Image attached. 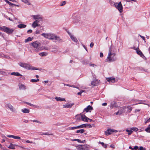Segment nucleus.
I'll list each match as a JSON object with an SVG mask.
<instances>
[{
	"mask_svg": "<svg viewBox=\"0 0 150 150\" xmlns=\"http://www.w3.org/2000/svg\"><path fill=\"white\" fill-rule=\"evenodd\" d=\"M53 38L54 40H57L59 42H63L62 39L59 36L54 35Z\"/></svg>",
	"mask_w": 150,
	"mask_h": 150,
	"instance_id": "obj_10",
	"label": "nucleus"
},
{
	"mask_svg": "<svg viewBox=\"0 0 150 150\" xmlns=\"http://www.w3.org/2000/svg\"><path fill=\"white\" fill-rule=\"evenodd\" d=\"M26 104L28 105H29L30 106H34V105H33V104L29 103H28V102H26Z\"/></svg>",
	"mask_w": 150,
	"mask_h": 150,
	"instance_id": "obj_56",
	"label": "nucleus"
},
{
	"mask_svg": "<svg viewBox=\"0 0 150 150\" xmlns=\"http://www.w3.org/2000/svg\"><path fill=\"white\" fill-rule=\"evenodd\" d=\"M47 54V53L45 52H42L39 54V55L42 57H43L46 56Z\"/></svg>",
	"mask_w": 150,
	"mask_h": 150,
	"instance_id": "obj_33",
	"label": "nucleus"
},
{
	"mask_svg": "<svg viewBox=\"0 0 150 150\" xmlns=\"http://www.w3.org/2000/svg\"><path fill=\"white\" fill-rule=\"evenodd\" d=\"M25 142L26 143H30V144H35V142H33L32 141H30L29 140H26Z\"/></svg>",
	"mask_w": 150,
	"mask_h": 150,
	"instance_id": "obj_47",
	"label": "nucleus"
},
{
	"mask_svg": "<svg viewBox=\"0 0 150 150\" xmlns=\"http://www.w3.org/2000/svg\"><path fill=\"white\" fill-rule=\"evenodd\" d=\"M43 134L47 135H53V134H49L48 132H43Z\"/></svg>",
	"mask_w": 150,
	"mask_h": 150,
	"instance_id": "obj_45",
	"label": "nucleus"
},
{
	"mask_svg": "<svg viewBox=\"0 0 150 150\" xmlns=\"http://www.w3.org/2000/svg\"><path fill=\"white\" fill-rule=\"evenodd\" d=\"M0 74L5 76L7 75V73L6 72L3 71H2L1 70V71H0Z\"/></svg>",
	"mask_w": 150,
	"mask_h": 150,
	"instance_id": "obj_36",
	"label": "nucleus"
},
{
	"mask_svg": "<svg viewBox=\"0 0 150 150\" xmlns=\"http://www.w3.org/2000/svg\"><path fill=\"white\" fill-rule=\"evenodd\" d=\"M130 129L135 132H137L138 130V129L136 127H132L130 128Z\"/></svg>",
	"mask_w": 150,
	"mask_h": 150,
	"instance_id": "obj_43",
	"label": "nucleus"
},
{
	"mask_svg": "<svg viewBox=\"0 0 150 150\" xmlns=\"http://www.w3.org/2000/svg\"><path fill=\"white\" fill-rule=\"evenodd\" d=\"M110 147L112 148H113V149H114L115 148V146L113 144H111L110 145Z\"/></svg>",
	"mask_w": 150,
	"mask_h": 150,
	"instance_id": "obj_63",
	"label": "nucleus"
},
{
	"mask_svg": "<svg viewBox=\"0 0 150 150\" xmlns=\"http://www.w3.org/2000/svg\"><path fill=\"white\" fill-rule=\"evenodd\" d=\"M133 148H134V149L135 150H137L138 149V147L137 146H134V147Z\"/></svg>",
	"mask_w": 150,
	"mask_h": 150,
	"instance_id": "obj_60",
	"label": "nucleus"
},
{
	"mask_svg": "<svg viewBox=\"0 0 150 150\" xmlns=\"http://www.w3.org/2000/svg\"><path fill=\"white\" fill-rule=\"evenodd\" d=\"M150 122V118L148 120H147L145 122V123H146L147 122Z\"/></svg>",
	"mask_w": 150,
	"mask_h": 150,
	"instance_id": "obj_64",
	"label": "nucleus"
},
{
	"mask_svg": "<svg viewBox=\"0 0 150 150\" xmlns=\"http://www.w3.org/2000/svg\"><path fill=\"white\" fill-rule=\"evenodd\" d=\"M35 21L36 23H38L40 22V21H41L42 20H39V19H36L35 20Z\"/></svg>",
	"mask_w": 150,
	"mask_h": 150,
	"instance_id": "obj_55",
	"label": "nucleus"
},
{
	"mask_svg": "<svg viewBox=\"0 0 150 150\" xmlns=\"http://www.w3.org/2000/svg\"><path fill=\"white\" fill-rule=\"evenodd\" d=\"M94 45V44L93 42H91L90 44V47H92Z\"/></svg>",
	"mask_w": 150,
	"mask_h": 150,
	"instance_id": "obj_59",
	"label": "nucleus"
},
{
	"mask_svg": "<svg viewBox=\"0 0 150 150\" xmlns=\"http://www.w3.org/2000/svg\"><path fill=\"white\" fill-rule=\"evenodd\" d=\"M25 4H27L28 5H30V3L29 1L28 0H21Z\"/></svg>",
	"mask_w": 150,
	"mask_h": 150,
	"instance_id": "obj_30",
	"label": "nucleus"
},
{
	"mask_svg": "<svg viewBox=\"0 0 150 150\" xmlns=\"http://www.w3.org/2000/svg\"><path fill=\"white\" fill-rule=\"evenodd\" d=\"M73 22L74 23H79V24H81L82 23L80 16L79 15H76L74 14L73 15Z\"/></svg>",
	"mask_w": 150,
	"mask_h": 150,
	"instance_id": "obj_4",
	"label": "nucleus"
},
{
	"mask_svg": "<svg viewBox=\"0 0 150 150\" xmlns=\"http://www.w3.org/2000/svg\"><path fill=\"white\" fill-rule=\"evenodd\" d=\"M136 52L137 54L140 55L141 57H144V55L141 51L139 50H137Z\"/></svg>",
	"mask_w": 150,
	"mask_h": 150,
	"instance_id": "obj_27",
	"label": "nucleus"
},
{
	"mask_svg": "<svg viewBox=\"0 0 150 150\" xmlns=\"http://www.w3.org/2000/svg\"><path fill=\"white\" fill-rule=\"evenodd\" d=\"M99 144H101L102 146L105 148H106L107 146V145L106 144H104L103 142H99Z\"/></svg>",
	"mask_w": 150,
	"mask_h": 150,
	"instance_id": "obj_31",
	"label": "nucleus"
},
{
	"mask_svg": "<svg viewBox=\"0 0 150 150\" xmlns=\"http://www.w3.org/2000/svg\"><path fill=\"white\" fill-rule=\"evenodd\" d=\"M11 74L12 75L15 76H22V75L18 72H13L11 73Z\"/></svg>",
	"mask_w": 150,
	"mask_h": 150,
	"instance_id": "obj_24",
	"label": "nucleus"
},
{
	"mask_svg": "<svg viewBox=\"0 0 150 150\" xmlns=\"http://www.w3.org/2000/svg\"><path fill=\"white\" fill-rule=\"evenodd\" d=\"M99 81L98 79H95L91 82V84L93 86H96L99 84Z\"/></svg>",
	"mask_w": 150,
	"mask_h": 150,
	"instance_id": "obj_15",
	"label": "nucleus"
},
{
	"mask_svg": "<svg viewBox=\"0 0 150 150\" xmlns=\"http://www.w3.org/2000/svg\"><path fill=\"white\" fill-rule=\"evenodd\" d=\"M127 108H128V111L129 112H130L132 110V108L130 106H127Z\"/></svg>",
	"mask_w": 150,
	"mask_h": 150,
	"instance_id": "obj_49",
	"label": "nucleus"
},
{
	"mask_svg": "<svg viewBox=\"0 0 150 150\" xmlns=\"http://www.w3.org/2000/svg\"><path fill=\"white\" fill-rule=\"evenodd\" d=\"M66 4V2L65 1L62 2L61 3L60 6H62L65 5Z\"/></svg>",
	"mask_w": 150,
	"mask_h": 150,
	"instance_id": "obj_46",
	"label": "nucleus"
},
{
	"mask_svg": "<svg viewBox=\"0 0 150 150\" xmlns=\"http://www.w3.org/2000/svg\"><path fill=\"white\" fill-rule=\"evenodd\" d=\"M57 51V47H53L52 48V52H56Z\"/></svg>",
	"mask_w": 150,
	"mask_h": 150,
	"instance_id": "obj_41",
	"label": "nucleus"
},
{
	"mask_svg": "<svg viewBox=\"0 0 150 150\" xmlns=\"http://www.w3.org/2000/svg\"><path fill=\"white\" fill-rule=\"evenodd\" d=\"M145 131L147 132H150V127L149 125L147 127L145 130Z\"/></svg>",
	"mask_w": 150,
	"mask_h": 150,
	"instance_id": "obj_40",
	"label": "nucleus"
},
{
	"mask_svg": "<svg viewBox=\"0 0 150 150\" xmlns=\"http://www.w3.org/2000/svg\"><path fill=\"white\" fill-rule=\"evenodd\" d=\"M32 69L33 70H37V68L36 67H32L31 66V69Z\"/></svg>",
	"mask_w": 150,
	"mask_h": 150,
	"instance_id": "obj_58",
	"label": "nucleus"
},
{
	"mask_svg": "<svg viewBox=\"0 0 150 150\" xmlns=\"http://www.w3.org/2000/svg\"><path fill=\"white\" fill-rule=\"evenodd\" d=\"M85 92L84 91V90H81L80 92H78V93L77 94H78V95L81 96V93H83V92Z\"/></svg>",
	"mask_w": 150,
	"mask_h": 150,
	"instance_id": "obj_50",
	"label": "nucleus"
},
{
	"mask_svg": "<svg viewBox=\"0 0 150 150\" xmlns=\"http://www.w3.org/2000/svg\"><path fill=\"white\" fill-rule=\"evenodd\" d=\"M82 150H89L90 149V146L85 144L82 145Z\"/></svg>",
	"mask_w": 150,
	"mask_h": 150,
	"instance_id": "obj_19",
	"label": "nucleus"
},
{
	"mask_svg": "<svg viewBox=\"0 0 150 150\" xmlns=\"http://www.w3.org/2000/svg\"><path fill=\"white\" fill-rule=\"evenodd\" d=\"M32 32V30L31 29L27 31V33H31Z\"/></svg>",
	"mask_w": 150,
	"mask_h": 150,
	"instance_id": "obj_57",
	"label": "nucleus"
},
{
	"mask_svg": "<svg viewBox=\"0 0 150 150\" xmlns=\"http://www.w3.org/2000/svg\"><path fill=\"white\" fill-rule=\"evenodd\" d=\"M126 132H128V135H131L132 134V132H133L132 131L129 130L127 129H126Z\"/></svg>",
	"mask_w": 150,
	"mask_h": 150,
	"instance_id": "obj_39",
	"label": "nucleus"
},
{
	"mask_svg": "<svg viewBox=\"0 0 150 150\" xmlns=\"http://www.w3.org/2000/svg\"><path fill=\"white\" fill-rule=\"evenodd\" d=\"M32 40V38H31L30 37H29L27 39L25 40V42L26 43L29 41H31Z\"/></svg>",
	"mask_w": 150,
	"mask_h": 150,
	"instance_id": "obj_35",
	"label": "nucleus"
},
{
	"mask_svg": "<svg viewBox=\"0 0 150 150\" xmlns=\"http://www.w3.org/2000/svg\"><path fill=\"white\" fill-rule=\"evenodd\" d=\"M13 138L15 139H21V137H18V136H14L13 135Z\"/></svg>",
	"mask_w": 150,
	"mask_h": 150,
	"instance_id": "obj_48",
	"label": "nucleus"
},
{
	"mask_svg": "<svg viewBox=\"0 0 150 150\" xmlns=\"http://www.w3.org/2000/svg\"><path fill=\"white\" fill-rule=\"evenodd\" d=\"M8 107L12 112H16V110L15 108L10 103H8L7 105Z\"/></svg>",
	"mask_w": 150,
	"mask_h": 150,
	"instance_id": "obj_9",
	"label": "nucleus"
},
{
	"mask_svg": "<svg viewBox=\"0 0 150 150\" xmlns=\"http://www.w3.org/2000/svg\"><path fill=\"white\" fill-rule=\"evenodd\" d=\"M31 44L35 49V51H39L41 50V48L40 47L41 44L39 42L35 41L32 43Z\"/></svg>",
	"mask_w": 150,
	"mask_h": 150,
	"instance_id": "obj_3",
	"label": "nucleus"
},
{
	"mask_svg": "<svg viewBox=\"0 0 150 150\" xmlns=\"http://www.w3.org/2000/svg\"><path fill=\"white\" fill-rule=\"evenodd\" d=\"M125 108V107L120 108L118 110V111L115 113L116 115H118L121 114L122 113L124 112V110Z\"/></svg>",
	"mask_w": 150,
	"mask_h": 150,
	"instance_id": "obj_11",
	"label": "nucleus"
},
{
	"mask_svg": "<svg viewBox=\"0 0 150 150\" xmlns=\"http://www.w3.org/2000/svg\"><path fill=\"white\" fill-rule=\"evenodd\" d=\"M40 25V24H38L35 21H34L32 24V26L33 28H35L36 27L39 26Z\"/></svg>",
	"mask_w": 150,
	"mask_h": 150,
	"instance_id": "obj_25",
	"label": "nucleus"
},
{
	"mask_svg": "<svg viewBox=\"0 0 150 150\" xmlns=\"http://www.w3.org/2000/svg\"><path fill=\"white\" fill-rule=\"evenodd\" d=\"M80 128H81L83 127H89L91 128L92 127L91 125L88 124H82L79 125Z\"/></svg>",
	"mask_w": 150,
	"mask_h": 150,
	"instance_id": "obj_14",
	"label": "nucleus"
},
{
	"mask_svg": "<svg viewBox=\"0 0 150 150\" xmlns=\"http://www.w3.org/2000/svg\"><path fill=\"white\" fill-rule=\"evenodd\" d=\"M22 112L24 113H28L29 112L30 110L26 108H23L21 110Z\"/></svg>",
	"mask_w": 150,
	"mask_h": 150,
	"instance_id": "obj_23",
	"label": "nucleus"
},
{
	"mask_svg": "<svg viewBox=\"0 0 150 150\" xmlns=\"http://www.w3.org/2000/svg\"><path fill=\"white\" fill-rule=\"evenodd\" d=\"M4 1L10 5L12 6L13 5H15L14 4L11 3L7 0H4Z\"/></svg>",
	"mask_w": 150,
	"mask_h": 150,
	"instance_id": "obj_42",
	"label": "nucleus"
},
{
	"mask_svg": "<svg viewBox=\"0 0 150 150\" xmlns=\"http://www.w3.org/2000/svg\"><path fill=\"white\" fill-rule=\"evenodd\" d=\"M0 30L8 34H10L13 33L14 31V29L10 28L6 26L3 27H0Z\"/></svg>",
	"mask_w": 150,
	"mask_h": 150,
	"instance_id": "obj_2",
	"label": "nucleus"
},
{
	"mask_svg": "<svg viewBox=\"0 0 150 150\" xmlns=\"http://www.w3.org/2000/svg\"><path fill=\"white\" fill-rule=\"evenodd\" d=\"M76 148L79 150H82V145H79L77 146L76 147Z\"/></svg>",
	"mask_w": 150,
	"mask_h": 150,
	"instance_id": "obj_37",
	"label": "nucleus"
},
{
	"mask_svg": "<svg viewBox=\"0 0 150 150\" xmlns=\"http://www.w3.org/2000/svg\"><path fill=\"white\" fill-rule=\"evenodd\" d=\"M32 16L33 18V19L35 20L39 19L42 20V17L40 15H32Z\"/></svg>",
	"mask_w": 150,
	"mask_h": 150,
	"instance_id": "obj_12",
	"label": "nucleus"
},
{
	"mask_svg": "<svg viewBox=\"0 0 150 150\" xmlns=\"http://www.w3.org/2000/svg\"><path fill=\"white\" fill-rule=\"evenodd\" d=\"M33 122H36L38 123H39L40 124H42V122H40L37 120H33L32 121Z\"/></svg>",
	"mask_w": 150,
	"mask_h": 150,
	"instance_id": "obj_51",
	"label": "nucleus"
},
{
	"mask_svg": "<svg viewBox=\"0 0 150 150\" xmlns=\"http://www.w3.org/2000/svg\"><path fill=\"white\" fill-rule=\"evenodd\" d=\"M117 107V105L115 101H113L111 103L110 106V108L111 109L113 108L114 107Z\"/></svg>",
	"mask_w": 150,
	"mask_h": 150,
	"instance_id": "obj_20",
	"label": "nucleus"
},
{
	"mask_svg": "<svg viewBox=\"0 0 150 150\" xmlns=\"http://www.w3.org/2000/svg\"><path fill=\"white\" fill-rule=\"evenodd\" d=\"M68 34L69 35L71 39L73 41L76 42H78V40L76 37H74V35H72L71 33H68Z\"/></svg>",
	"mask_w": 150,
	"mask_h": 150,
	"instance_id": "obj_16",
	"label": "nucleus"
},
{
	"mask_svg": "<svg viewBox=\"0 0 150 150\" xmlns=\"http://www.w3.org/2000/svg\"><path fill=\"white\" fill-rule=\"evenodd\" d=\"M18 64L21 67L25 68L26 69H31V66L28 64L21 62L19 63Z\"/></svg>",
	"mask_w": 150,
	"mask_h": 150,
	"instance_id": "obj_6",
	"label": "nucleus"
},
{
	"mask_svg": "<svg viewBox=\"0 0 150 150\" xmlns=\"http://www.w3.org/2000/svg\"><path fill=\"white\" fill-rule=\"evenodd\" d=\"M41 35L44 37L49 39L51 40H54V35L53 34H46L43 33Z\"/></svg>",
	"mask_w": 150,
	"mask_h": 150,
	"instance_id": "obj_7",
	"label": "nucleus"
},
{
	"mask_svg": "<svg viewBox=\"0 0 150 150\" xmlns=\"http://www.w3.org/2000/svg\"><path fill=\"white\" fill-rule=\"evenodd\" d=\"M13 135H8L7 136V137H9V138L11 137L12 138H13Z\"/></svg>",
	"mask_w": 150,
	"mask_h": 150,
	"instance_id": "obj_61",
	"label": "nucleus"
},
{
	"mask_svg": "<svg viewBox=\"0 0 150 150\" xmlns=\"http://www.w3.org/2000/svg\"><path fill=\"white\" fill-rule=\"evenodd\" d=\"M69 130H73L80 128V127L79 125L76 127H69Z\"/></svg>",
	"mask_w": 150,
	"mask_h": 150,
	"instance_id": "obj_29",
	"label": "nucleus"
},
{
	"mask_svg": "<svg viewBox=\"0 0 150 150\" xmlns=\"http://www.w3.org/2000/svg\"><path fill=\"white\" fill-rule=\"evenodd\" d=\"M116 55V54L113 50V45L112 42L111 41V45L109 48L107 61L110 62L115 61L117 59L116 57L115 56Z\"/></svg>",
	"mask_w": 150,
	"mask_h": 150,
	"instance_id": "obj_1",
	"label": "nucleus"
},
{
	"mask_svg": "<svg viewBox=\"0 0 150 150\" xmlns=\"http://www.w3.org/2000/svg\"><path fill=\"white\" fill-rule=\"evenodd\" d=\"M55 99L57 101H66L65 99L63 98H61L60 97H56L55 98Z\"/></svg>",
	"mask_w": 150,
	"mask_h": 150,
	"instance_id": "obj_22",
	"label": "nucleus"
},
{
	"mask_svg": "<svg viewBox=\"0 0 150 150\" xmlns=\"http://www.w3.org/2000/svg\"><path fill=\"white\" fill-rule=\"evenodd\" d=\"M74 105V103L70 104H67L65 105H63L62 106L63 108H71L72 106Z\"/></svg>",
	"mask_w": 150,
	"mask_h": 150,
	"instance_id": "obj_13",
	"label": "nucleus"
},
{
	"mask_svg": "<svg viewBox=\"0 0 150 150\" xmlns=\"http://www.w3.org/2000/svg\"><path fill=\"white\" fill-rule=\"evenodd\" d=\"M139 36H140V37L144 41H145V37L143 36H142L141 35H139Z\"/></svg>",
	"mask_w": 150,
	"mask_h": 150,
	"instance_id": "obj_53",
	"label": "nucleus"
},
{
	"mask_svg": "<svg viewBox=\"0 0 150 150\" xmlns=\"http://www.w3.org/2000/svg\"><path fill=\"white\" fill-rule=\"evenodd\" d=\"M81 117L82 121L86 122V120L87 119L86 118H87V117L86 116L83 114H81Z\"/></svg>",
	"mask_w": 150,
	"mask_h": 150,
	"instance_id": "obj_26",
	"label": "nucleus"
},
{
	"mask_svg": "<svg viewBox=\"0 0 150 150\" xmlns=\"http://www.w3.org/2000/svg\"><path fill=\"white\" fill-rule=\"evenodd\" d=\"M84 131V130L83 129H81L77 130L76 131V133H80L81 134H82V133H83Z\"/></svg>",
	"mask_w": 150,
	"mask_h": 150,
	"instance_id": "obj_34",
	"label": "nucleus"
},
{
	"mask_svg": "<svg viewBox=\"0 0 150 150\" xmlns=\"http://www.w3.org/2000/svg\"><path fill=\"white\" fill-rule=\"evenodd\" d=\"M103 54L102 52H100V57H103Z\"/></svg>",
	"mask_w": 150,
	"mask_h": 150,
	"instance_id": "obj_62",
	"label": "nucleus"
},
{
	"mask_svg": "<svg viewBox=\"0 0 150 150\" xmlns=\"http://www.w3.org/2000/svg\"><path fill=\"white\" fill-rule=\"evenodd\" d=\"M15 145L11 143L10 145L8 146V148L11 149H15Z\"/></svg>",
	"mask_w": 150,
	"mask_h": 150,
	"instance_id": "obj_32",
	"label": "nucleus"
},
{
	"mask_svg": "<svg viewBox=\"0 0 150 150\" xmlns=\"http://www.w3.org/2000/svg\"><path fill=\"white\" fill-rule=\"evenodd\" d=\"M89 65L90 66H91V67H94L95 66H96V65H95L93 64H90Z\"/></svg>",
	"mask_w": 150,
	"mask_h": 150,
	"instance_id": "obj_54",
	"label": "nucleus"
},
{
	"mask_svg": "<svg viewBox=\"0 0 150 150\" xmlns=\"http://www.w3.org/2000/svg\"><path fill=\"white\" fill-rule=\"evenodd\" d=\"M106 80L108 82L114 83L115 81V79L113 77L106 78Z\"/></svg>",
	"mask_w": 150,
	"mask_h": 150,
	"instance_id": "obj_17",
	"label": "nucleus"
},
{
	"mask_svg": "<svg viewBox=\"0 0 150 150\" xmlns=\"http://www.w3.org/2000/svg\"><path fill=\"white\" fill-rule=\"evenodd\" d=\"M19 88L20 89H23L24 90H25L26 89V86H25L22 83H21L19 84Z\"/></svg>",
	"mask_w": 150,
	"mask_h": 150,
	"instance_id": "obj_21",
	"label": "nucleus"
},
{
	"mask_svg": "<svg viewBox=\"0 0 150 150\" xmlns=\"http://www.w3.org/2000/svg\"><path fill=\"white\" fill-rule=\"evenodd\" d=\"M139 150H145V149L142 146H140L139 149Z\"/></svg>",
	"mask_w": 150,
	"mask_h": 150,
	"instance_id": "obj_52",
	"label": "nucleus"
},
{
	"mask_svg": "<svg viewBox=\"0 0 150 150\" xmlns=\"http://www.w3.org/2000/svg\"><path fill=\"white\" fill-rule=\"evenodd\" d=\"M117 132V130L108 129L105 131V134L106 135L108 136L110 134L113 132Z\"/></svg>",
	"mask_w": 150,
	"mask_h": 150,
	"instance_id": "obj_8",
	"label": "nucleus"
},
{
	"mask_svg": "<svg viewBox=\"0 0 150 150\" xmlns=\"http://www.w3.org/2000/svg\"><path fill=\"white\" fill-rule=\"evenodd\" d=\"M77 141L79 142V143H84L85 142V140H83L82 141H81V140L80 139H77Z\"/></svg>",
	"mask_w": 150,
	"mask_h": 150,
	"instance_id": "obj_44",
	"label": "nucleus"
},
{
	"mask_svg": "<svg viewBox=\"0 0 150 150\" xmlns=\"http://www.w3.org/2000/svg\"><path fill=\"white\" fill-rule=\"evenodd\" d=\"M114 5L120 13L122 12L123 7L121 2L119 3H115L114 4Z\"/></svg>",
	"mask_w": 150,
	"mask_h": 150,
	"instance_id": "obj_5",
	"label": "nucleus"
},
{
	"mask_svg": "<svg viewBox=\"0 0 150 150\" xmlns=\"http://www.w3.org/2000/svg\"><path fill=\"white\" fill-rule=\"evenodd\" d=\"M93 109V107L90 106L88 105L87 106V108H85L83 110V111H86V112H88L90 110H92Z\"/></svg>",
	"mask_w": 150,
	"mask_h": 150,
	"instance_id": "obj_18",
	"label": "nucleus"
},
{
	"mask_svg": "<svg viewBox=\"0 0 150 150\" xmlns=\"http://www.w3.org/2000/svg\"><path fill=\"white\" fill-rule=\"evenodd\" d=\"M18 27L20 28H25L26 25L25 24H20L18 25Z\"/></svg>",
	"mask_w": 150,
	"mask_h": 150,
	"instance_id": "obj_28",
	"label": "nucleus"
},
{
	"mask_svg": "<svg viewBox=\"0 0 150 150\" xmlns=\"http://www.w3.org/2000/svg\"><path fill=\"white\" fill-rule=\"evenodd\" d=\"M39 81V79H32L31 80V81L32 83H36L38 81Z\"/></svg>",
	"mask_w": 150,
	"mask_h": 150,
	"instance_id": "obj_38",
	"label": "nucleus"
}]
</instances>
